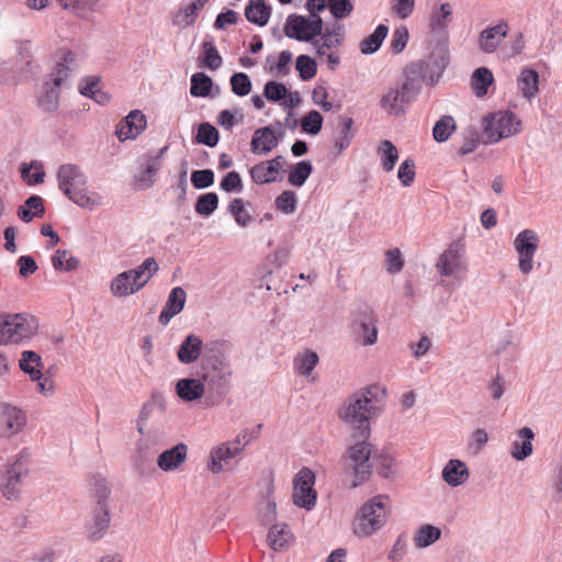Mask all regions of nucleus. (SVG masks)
<instances>
[{"label":"nucleus","instance_id":"obj_1","mask_svg":"<svg viewBox=\"0 0 562 562\" xmlns=\"http://www.w3.org/2000/svg\"><path fill=\"white\" fill-rule=\"evenodd\" d=\"M386 389L376 383L370 384L353 393L339 412V417L353 425L352 438L357 441L341 456L342 462L352 472L351 488L368 482L375 467L376 473L383 479L393 477L395 458L385 449L379 451L368 441L371 435L370 420L376 418L384 405Z\"/></svg>","mask_w":562,"mask_h":562},{"label":"nucleus","instance_id":"obj_2","mask_svg":"<svg viewBox=\"0 0 562 562\" xmlns=\"http://www.w3.org/2000/svg\"><path fill=\"white\" fill-rule=\"evenodd\" d=\"M59 190L80 207L92 210L97 202L88 195V179L76 164L59 166L56 173Z\"/></svg>","mask_w":562,"mask_h":562},{"label":"nucleus","instance_id":"obj_3","mask_svg":"<svg viewBox=\"0 0 562 562\" xmlns=\"http://www.w3.org/2000/svg\"><path fill=\"white\" fill-rule=\"evenodd\" d=\"M387 502V495L379 494L360 507L353 522L356 536L369 537L385 525L387 514L390 513Z\"/></svg>","mask_w":562,"mask_h":562},{"label":"nucleus","instance_id":"obj_4","mask_svg":"<svg viewBox=\"0 0 562 562\" xmlns=\"http://www.w3.org/2000/svg\"><path fill=\"white\" fill-rule=\"evenodd\" d=\"M379 318L371 305L358 302L350 313V328L356 339L363 346H372L378 340Z\"/></svg>","mask_w":562,"mask_h":562},{"label":"nucleus","instance_id":"obj_5","mask_svg":"<svg viewBox=\"0 0 562 562\" xmlns=\"http://www.w3.org/2000/svg\"><path fill=\"white\" fill-rule=\"evenodd\" d=\"M423 85L419 79L405 77L401 89H390L381 101V108L389 114L402 116L405 114V104H409L420 93Z\"/></svg>","mask_w":562,"mask_h":562},{"label":"nucleus","instance_id":"obj_6","mask_svg":"<svg viewBox=\"0 0 562 562\" xmlns=\"http://www.w3.org/2000/svg\"><path fill=\"white\" fill-rule=\"evenodd\" d=\"M520 120L512 111L491 113L484 117L483 135L486 144H495L502 138L520 132Z\"/></svg>","mask_w":562,"mask_h":562},{"label":"nucleus","instance_id":"obj_7","mask_svg":"<svg viewBox=\"0 0 562 562\" xmlns=\"http://www.w3.org/2000/svg\"><path fill=\"white\" fill-rule=\"evenodd\" d=\"M315 474L306 467H303L293 480V503L300 508L311 510L315 507L317 492L314 488Z\"/></svg>","mask_w":562,"mask_h":562},{"label":"nucleus","instance_id":"obj_8","mask_svg":"<svg viewBox=\"0 0 562 562\" xmlns=\"http://www.w3.org/2000/svg\"><path fill=\"white\" fill-rule=\"evenodd\" d=\"M19 367L32 381L37 382L38 392L45 396L53 394L54 382L42 372L44 364L38 353L33 350L23 351L19 360Z\"/></svg>","mask_w":562,"mask_h":562},{"label":"nucleus","instance_id":"obj_9","mask_svg":"<svg viewBox=\"0 0 562 562\" xmlns=\"http://www.w3.org/2000/svg\"><path fill=\"white\" fill-rule=\"evenodd\" d=\"M31 458V452L27 448H24L20 451L15 461L10 464L8 468L5 475L7 482L2 486V495L7 499H16L19 496V483L23 476H26L29 473V461Z\"/></svg>","mask_w":562,"mask_h":562},{"label":"nucleus","instance_id":"obj_10","mask_svg":"<svg viewBox=\"0 0 562 562\" xmlns=\"http://www.w3.org/2000/svg\"><path fill=\"white\" fill-rule=\"evenodd\" d=\"M515 249L519 256L518 267L522 274L532 270L533 256L539 247V237L532 229L521 231L514 240Z\"/></svg>","mask_w":562,"mask_h":562},{"label":"nucleus","instance_id":"obj_11","mask_svg":"<svg viewBox=\"0 0 562 562\" xmlns=\"http://www.w3.org/2000/svg\"><path fill=\"white\" fill-rule=\"evenodd\" d=\"M232 345L228 340L216 339L203 345L201 356V369H225L229 368L227 361Z\"/></svg>","mask_w":562,"mask_h":562},{"label":"nucleus","instance_id":"obj_12","mask_svg":"<svg viewBox=\"0 0 562 562\" xmlns=\"http://www.w3.org/2000/svg\"><path fill=\"white\" fill-rule=\"evenodd\" d=\"M201 379L205 384V392H209L212 396L216 397V402H220L231 390V375L232 370L225 369H201Z\"/></svg>","mask_w":562,"mask_h":562},{"label":"nucleus","instance_id":"obj_13","mask_svg":"<svg viewBox=\"0 0 562 562\" xmlns=\"http://www.w3.org/2000/svg\"><path fill=\"white\" fill-rule=\"evenodd\" d=\"M305 8L310 15L300 18V21L306 25V35L311 37L308 43L315 44V38L322 37L325 32L324 21L318 13L327 8L326 0H306Z\"/></svg>","mask_w":562,"mask_h":562},{"label":"nucleus","instance_id":"obj_14","mask_svg":"<svg viewBox=\"0 0 562 562\" xmlns=\"http://www.w3.org/2000/svg\"><path fill=\"white\" fill-rule=\"evenodd\" d=\"M286 164L282 155L266 161H261L252 166L249 170L251 180L257 184H267L277 181L274 175L284 171L283 167Z\"/></svg>","mask_w":562,"mask_h":562},{"label":"nucleus","instance_id":"obj_15","mask_svg":"<svg viewBox=\"0 0 562 562\" xmlns=\"http://www.w3.org/2000/svg\"><path fill=\"white\" fill-rule=\"evenodd\" d=\"M147 126L146 116L140 110H132L122 119L115 128V135L121 142L135 139Z\"/></svg>","mask_w":562,"mask_h":562},{"label":"nucleus","instance_id":"obj_16","mask_svg":"<svg viewBox=\"0 0 562 562\" xmlns=\"http://www.w3.org/2000/svg\"><path fill=\"white\" fill-rule=\"evenodd\" d=\"M244 447L240 446V437L235 441H228L221 443L213 448L210 453V462L207 464L209 470L212 473H220L224 471V464L228 463V460L236 457Z\"/></svg>","mask_w":562,"mask_h":562},{"label":"nucleus","instance_id":"obj_17","mask_svg":"<svg viewBox=\"0 0 562 562\" xmlns=\"http://www.w3.org/2000/svg\"><path fill=\"white\" fill-rule=\"evenodd\" d=\"M464 254V244L461 239L453 240L448 249H446L439 257L436 265L439 273L445 277H450L459 269L461 265V257Z\"/></svg>","mask_w":562,"mask_h":562},{"label":"nucleus","instance_id":"obj_18","mask_svg":"<svg viewBox=\"0 0 562 562\" xmlns=\"http://www.w3.org/2000/svg\"><path fill=\"white\" fill-rule=\"evenodd\" d=\"M428 66V81L434 86L439 81L449 64V50L445 45H438L426 59H423Z\"/></svg>","mask_w":562,"mask_h":562},{"label":"nucleus","instance_id":"obj_19","mask_svg":"<svg viewBox=\"0 0 562 562\" xmlns=\"http://www.w3.org/2000/svg\"><path fill=\"white\" fill-rule=\"evenodd\" d=\"M279 144V137L272 125L257 128L250 140V150L255 155H268Z\"/></svg>","mask_w":562,"mask_h":562},{"label":"nucleus","instance_id":"obj_20","mask_svg":"<svg viewBox=\"0 0 562 562\" xmlns=\"http://www.w3.org/2000/svg\"><path fill=\"white\" fill-rule=\"evenodd\" d=\"M111 521L109 506H95L92 510V519L87 524L88 539L92 542L101 540Z\"/></svg>","mask_w":562,"mask_h":562},{"label":"nucleus","instance_id":"obj_21","mask_svg":"<svg viewBox=\"0 0 562 562\" xmlns=\"http://www.w3.org/2000/svg\"><path fill=\"white\" fill-rule=\"evenodd\" d=\"M187 300V293L181 286L173 288L167 299L162 311L159 314L158 322L167 326L169 322L182 312Z\"/></svg>","mask_w":562,"mask_h":562},{"label":"nucleus","instance_id":"obj_22","mask_svg":"<svg viewBox=\"0 0 562 562\" xmlns=\"http://www.w3.org/2000/svg\"><path fill=\"white\" fill-rule=\"evenodd\" d=\"M508 23L502 20L497 25L484 29L479 37L480 48L484 53H493L497 49L502 40L507 36Z\"/></svg>","mask_w":562,"mask_h":562},{"label":"nucleus","instance_id":"obj_23","mask_svg":"<svg viewBox=\"0 0 562 562\" xmlns=\"http://www.w3.org/2000/svg\"><path fill=\"white\" fill-rule=\"evenodd\" d=\"M1 407L0 424L3 427V435L10 437L24 427L26 418L24 413L13 405L3 403Z\"/></svg>","mask_w":562,"mask_h":562},{"label":"nucleus","instance_id":"obj_24","mask_svg":"<svg viewBox=\"0 0 562 562\" xmlns=\"http://www.w3.org/2000/svg\"><path fill=\"white\" fill-rule=\"evenodd\" d=\"M202 339L195 334H189L180 344L177 358L183 364H191L202 356Z\"/></svg>","mask_w":562,"mask_h":562},{"label":"nucleus","instance_id":"obj_25","mask_svg":"<svg viewBox=\"0 0 562 562\" xmlns=\"http://www.w3.org/2000/svg\"><path fill=\"white\" fill-rule=\"evenodd\" d=\"M188 447L179 442L170 449L162 451L157 459V465L165 472L178 469L187 458Z\"/></svg>","mask_w":562,"mask_h":562},{"label":"nucleus","instance_id":"obj_26","mask_svg":"<svg viewBox=\"0 0 562 562\" xmlns=\"http://www.w3.org/2000/svg\"><path fill=\"white\" fill-rule=\"evenodd\" d=\"M175 389L176 394L183 402H194L202 398L205 393V384L202 382L201 376L199 379H180L177 381Z\"/></svg>","mask_w":562,"mask_h":562},{"label":"nucleus","instance_id":"obj_27","mask_svg":"<svg viewBox=\"0 0 562 562\" xmlns=\"http://www.w3.org/2000/svg\"><path fill=\"white\" fill-rule=\"evenodd\" d=\"M470 476L467 464L459 459H450L442 469V479L451 487L462 485Z\"/></svg>","mask_w":562,"mask_h":562},{"label":"nucleus","instance_id":"obj_28","mask_svg":"<svg viewBox=\"0 0 562 562\" xmlns=\"http://www.w3.org/2000/svg\"><path fill=\"white\" fill-rule=\"evenodd\" d=\"M271 13L272 8L265 0H249L245 7L247 21L258 26H266Z\"/></svg>","mask_w":562,"mask_h":562},{"label":"nucleus","instance_id":"obj_29","mask_svg":"<svg viewBox=\"0 0 562 562\" xmlns=\"http://www.w3.org/2000/svg\"><path fill=\"white\" fill-rule=\"evenodd\" d=\"M539 72L531 67H522L517 78L522 98L531 100L539 92Z\"/></svg>","mask_w":562,"mask_h":562},{"label":"nucleus","instance_id":"obj_30","mask_svg":"<svg viewBox=\"0 0 562 562\" xmlns=\"http://www.w3.org/2000/svg\"><path fill=\"white\" fill-rule=\"evenodd\" d=\"M293 541L294 536L285 522L274 524L270 527L268 532V543L272 550H286Z\"/></svg>","mask_w":562,"mask_h":562},{"label":"nucleus","instance_id":"obj_31","mask_svg":"<svg viewBox=\"0 0 562 562\" xmlns=\"http://www.w3.org/2000/svg\"><path fill=\"white\" fill-rule=\"evenodd\" d=\"M16 215L24 223L32 222L34 217H43L45 215L44 199L37 194L30 195L18 207Z\"/></svg>","mask_w":562,"mask_h":562},{"label":"nucleus","instance_id":"obj_32","mask_svg":"<svg viewBox=\"0 0 562 562\" xmlns=\"http://www.w3.org/2000/svg\"><path fill=\"white\" fill-rule=\"evenodd\" d=\"M518 437L521 438V441L516 440L513 442L510 456L516 461H524L533 451L532 440L535 432L530 427L525 426L518 430Z\"/></svg>","mask_w":562,"mask_h":562},{"label":"nucleus","instance_id":"obj_33","mask_svg":"<svg viewBox=\"0 0 562 562\" xmlns=\"http://www.w3.org/2000/svg\"><path fill=\"white\" fill-rule=\"evenodd\" d=\"M159 267L154 257L146 258L142 265L136 267L135 269L128 270L132 272L134 290L137 292L143 289L147 282L151 279V277L158 271Z\"/></svg>","mask_w":562,"mask_h":562},{"label":"nucleus","instance_id":"obj_34","mask_svg":"<svg viewBox=\"0 0 562 562\" xmlns=\"http://www.w3.org/2000/svg\"><path fill=\"white\" fill-rule=\"evenodd\" d=\"M50 82H44L43 92L37 97V105L45 113H54L59 108V89Z\"/></svg>","mask_w":562,"mask_h":562},{"label":"nucleus","instance_id":"obj_35","mask_svg":"<svg viewBox=\"0 0 562 562\" xmlns=\"http://www.w3.org/2000/svg\"><path fill=\"white\" fill-rule=\"evenodd\" d=\"M389 26L386 24H379L373 33L364 37L360 44L359 48L363 55H372L376 53L382 46L383 41L387 36Z\"/></svg>","mask_w":562,"mask_h":562},{"label":"nucleus","instance_id":"obj_36","mask_svg":"<svg viewBox=\"0 0 562 562\" xmlns=\"http://www.w3.org/2000/svg\"><path fill=\"white\" fill-rule=\"evenodd\" d=\"M214 81L203 71L195 72L190 78V94L194 98L212 95Z\"/></svg>","mask_w":562,"mask_h":562},{"label":"nucleus","instance_id":"obj_37","mask_svg":"<svg viewBox=\"0 0 562 562\" xmlns=\"http://www.w3.org/2000/svg\"><path fill=\"white\" fill-rule=\"evenodd\" d=\"M223 64V58L218 53L214 41H204L202 43V53L199 57V66L210 70L218 69Z\"/></svg>","mask_w":562,"mask_h":562},{"label":"nucleus","instance_id":"obj_38","mask_svg":"<svg viewBox=\"0 0 562 562\" xmlns=\"http://www.w3.org/2000/svg\"><path fill=\"white\" fill-rule=\"evenodd\" d=\"M493 83V72L486 67L476 68L471 76V88L476 97L486 95L490 86Z\"/></svg>","mask_w":562,"mask_h":562},{"label":"nucleus","instance_id":"obj_39","mask_svg":"<svg viewBox=\"0 0 562 562\" xmlns=\"http://www.w3.org/2000/svg\"><path fill=\"white\" fill-rule=\"evenodd\" d=\"M300 18H304V15L292 13L289 14L283 27V32L286 37L291 40H295L297 42H310V38L306 35V25L300 21Z\"/></svg>","mask_w":562,"mask_h":562},{"label":"nucleus","instance_id":"obj_40","mask_svg":"<svg viewBox=\"0 0 562 562\" xmlns=\"http://www.w3.org/2000/svg\"><path fill=\"white\" fill-rule=\"evenodd\" d=\"M313 171L314 167L311 160H301L291 166L288 176V181L293 187L301 188L305 184L306 180L310 178Z\"/></svg>","mask_w":562,"mask_h":562},{"label":"nucleus","instance_id":"obj_41","mask_svg":"<svg viewBox=\"0 0 562 562\" xmlns=\"http://www.w3.org/2000/svg\"><path fill=\"white\" fill-rule=\"evenodd\" d=\"M441 537V529L437 526L426 524L419 527L414 536V543L416 548L424 549L436 541H438Z\"/></svg>","mask_w":562,"mask_h":562},{"label":"nucleus","instance_id":"obj_42","mask_svg":"<svg viewBox=\"0 0 562 562\" xmlns=\"http://www.w3.org/2000/svg\"><path fill=\"white\" fill-rule=\"evenodd\" d=\"M376 153L381 158V165L384 171H392L398 160V150L389 139L380 142Z\"/></svg>","mask_w":562,"mask_h":562},{"label":"nucleus","instance_id":"obj_43","mask_svg":"<svg viewBox=\"0 0 562 562\" xmlns=\"http://www.w3.org/2000/svg\"><path fill=\"white\" fill-rule=\"evenodd\" d=\"M220 199L215 192L200 194L194 203V211L201 217H210L218 207Z\"/></svg>","mask_w":562,"mask_h":562},{"label":"nucleus","instance_id":"obj_44","mask_svg":"<svg viewBox=\"0 0 562 562\" xmlns=\"http://www.w3.org/2000/svg\"><path fill=\"white\" fill-rule=\"evenodd\" d=\"M128 270L119 273L111 282L110 290L114 296L123 297L137 292L134 290L133 276Z\"/></svg>","mask_w":562,"mask_h":562},{"label":"nucleus","instance_id":"obj_45","mask_svg":"<svg viewBox=\"0 0 562 562\" xmlns=\"http://www.w3.org/2000/svg\"><path fill=\"white\" fill-rule=\"evenodd\" d=\"M22 179L29 186H37L44 181L45 171L43 165L38 160H32L31 164L23 162L20 166Z\"/></svg>","mask_w":562,"mask_h":562},{"label":"nucleus","instance_id":"obj_46","mask_svg":"<svg viewBox=\"0 0 562 562\" xmlns=\"http://www.w3.org/2000/svg\"><path fill=\"white\" fill-rule=\"evenodd\" d=\"M91 496L95 499V506H109L108 499L111 490L108 485L106 479L101 474H94L90 481Z\"/></svg>","mask_w":562,"mask_h":562},{"label":"nucleus","instance_id":"obj_47","mask_svg":"<svg viewBox=\"0 0 562 562\" xmlns=\"http://www.w3.org/2000/svg\"><path fill=\"white\" fill-rule=\"evenodd\" d=\"M220 140L218 130L209 122H202L198 125L194 142L207 147H215Z\"/></svg>","mask_w":562,"mask_h":562},{"label":"nucleus","instance_id":"obj_48","mask_svg":"<svg viewBox=\"0 0 562 562\" xmlns=\"http://www.w3.org/2000/svg\"><path fill=\"white\" fill-rule=\"evenodd\" d=\"M456 122L451 115H442L432 127V137L438 143L448 140L456 130Z\"/></svg>","mask_w":562,"mask_h":562},{"label":"nucleus","instance_id":"obj_49","mask_svg":"<svg viewBox=\"0 0 562 562\" xmlns=\"http://www.w3.org/2000/svg\"><path fill=\"white\" fill-rule=\"evenodd\" d=\"M12 326H13V336H16V342L21 341L24 338H29L32 336L36 329V327L30 322L26 315L18 313L12 314Z\"/></svg>","mask_w":562,"mask_h":562},{"label":"nucleus","instance_id":"obj_50","mask_svg":"<svg viewBox=\"0 0 562 562\" xmlns=\"http://www.w3.org/2000/svg\"><path fill=\"white\" fill-rule=\"evenodd\" d=\"M340 121L339 136L335 140V149L338 155L349 147L355 136L351 133L353 120L351 117H340Z\"/></svg>","mask_w":562,"mask_h":562},{"label":"nucleus","instance_id":"obj_51","mask_svg":"<svg viewBox=\"0 0 562 562\" xmlns=\"http://www.w3.org/2000/svg\"><path fill=\"white\" fill-rule=\"evenodd\" d=\"M295 68L301 80L308 81L317 74V61L313 57L302 54L296 57Z\"/></svg>","mask_w":562,"mask_h":562},{"label":"nucleus","instance_id":"obj_52","mask_svg":"<svg viewBox=\"0 0 562 562\" xmlns=\"http://www.w3.org/2000/svg\"><path fill=\"white\" fill-rule=\"evenodd\" d=\"M324 117L317 110H311L301 120L302 132L308 135H317L323 127Z\"/></svg>","mask_w":562,"mask_h":562},{"label":"nucleus","instance_id":"obj_53","mask_svg":"<svg viewBox=\"0 0 562 562\" xmlns=\"http://www.w3.org/2000/svg\"><path fill=\"white\" fill-rule=\"evenodd\" d=\"M263 97L273 103H280L288 95V88L283 82L269 80L263 87Z\"/></svg>","mask_w":562,"mask_h":562},{"label":"nucleus","instance_id":"obj_54","mask_svg":"<svg viewBox=\"0 0 562 562\" xmlns=\"http://www.w3.org/2000/svg\"><path fill=\"white\" fill-rule=\"evenodd\" d=\"M232 92L238 97H245L251 91V81L247 74L235 72L229 79Z\"/></svg>","mask_w":562,"mask_h":562},{"label":"nucleus","instance_id":"obj_55","mask_svg":"<svg viewBox=\"0 0 562 562\" xmlns=\"http://www.w3.org/2000/svg\"><path fill=\"white\" fill-rule=\"evenodd\" d=\"M190 180L194 189L203 190L214 184L215 175L214 171L210 168L193 170L191 172Z\"/></svg>","mask_w":562,"mask_h":562},{"label":"nucleus","instance_id":"obj_56","mask_svg":"<svg viewBox=\"0 0 562 562\" xmlns=\"http://www.w3.org/2000/svg\"><path fill=\"white\" fill-rule=\"evenodd\" d=\"M228 212L235 217L236 223L241 227L247 226L252 221L251 215L245 211V204L240 198H235L231 201Z\"/></svg>","mask_w":562,"mask_h":562},{"label":"nucleus","instance_id":"obj_57","mask_svg":"<svg viewBox=\"0 0 562 562\" xmlns=\"http://www.w3.org/2000/svg\"><path fill=\"white\" fill-rule=\"evenodd\" d=\"M277 210L284 214H293L297 207V199L294 191L285 190L274 201Z\"/></svg>","mask_w":562,"mask_h":562},{"label":"nucleus","instance_id":"obj_58","mask_svg":"<svg viewBox=\"0 0 562 562\" xmlns=\"http://www.w3.org/2000/svg\"><path fill=\"white\" fill-rule=\"evenodd\" d=\"M480 143V135L475 127L469 126L463 133V144L458 149L460 156H465L473 153Z\"/></svg>","mask_w":562,"mask_h":562},{"label":"nucleus","instance_id":"obj_59","mask_svg":"<svg viewBox=\"0 0 562 562\" xmlns=\"http://www.w3.org/2000/svg\"><path fill=\"white\" fill-rule=\"evenodd\" d=\"M171 189L178 192L177 201L182 205L187 200L188 190V161L186 159L180 164V172L178 175L177 183L173 184Z\"/></svg>","mask_w":562,"mask_h":562},{"label":"nucleus","instance_id":"obj_60","mask_svg":"<svg viewBox=\"0 0 562 562\" xmlns=\"http://www.w3.org/2000/svg\"><path fill=\"white\" fill-rule=\"evenodd\" d=\"M330 14L336 20H342L351 14L353 4L351 0H326Z\"/></svg>","mask_w":562,"mask_h":562},{"label":"nucleus","instance_id":"obj_61","mask_svg":"<svg viewBox=\"0 0 562 562\" xmlns=\"http://www.w3.org/2000/svg\"><path fill=\"white\" fill-rule=\"evenodd\" d=\"M452 20V9L450 3H442L438 12H434L430 19L432 30H445L447 22Z\"/></svg>","mask_w":562,"mask_h":562},{"label":"nucleus","instance_id":"obj_62","mask_svg":"<svg viewBox=\"0 0 562 562\" xmlns=\"http://www.w3.org/2000/svg\"><path fill=\"white\" fill-rule=\"evenodd\" d=\"M221 190L227 193H239L244 189L243 180L240 175L233 170L228 171L220 182Z\"/></svg>","mask_w":562,"mask_h":562},{"label":"nucleus","instance_id":"obj_63","mask_svg":"<svg viewBox=\"0 0 562 562\" xmlns=\"http://www.w3.org/2000/svg\"><path fill=\"white\" fill-rule=\"evenodd\" d=\"M297 371L300 374L308 376L311 375L314 368L317 366L319 358L318 355L313 350H306L302 357L296 360Z\"/></svg>","mask_w":562,"mask_h":562},{"label":"nucleus","instance_id":"obj_64","mask_svg":"<svg viewBox=\"0 0 562 562\" xmlns=\"http://www.w3.org/2000/svg\"><path fill=\"white\" fill-rule=\"evenodd\" d=\"M405 261L398 248L390 249L385 252V269L389 273L395 274L403 270Z\"/></svg>","mask_w":562,"mask_h":562}]
</instances>
